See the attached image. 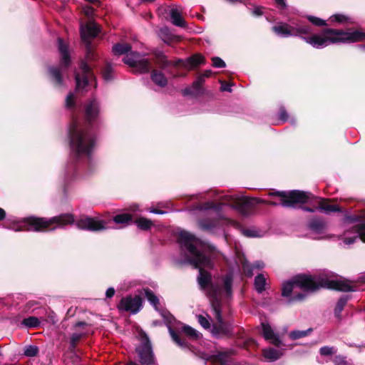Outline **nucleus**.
Instances as JSON below:
<instances>
[{"label":"nucleus","instance_id":"a878e982","mask_svg":"<svg viewBox=\"0 0 365 365\" xmlns=\"http://www.w3.org/2000/svg\"><path fill=\"white\" fill-rule=\"evenodd\" d=\"M254 285L258 293H262L265 290L266 279L263 274H259L255 277Z\"/></svg>","mask_w":365,"mask_h":365},{"label":"nucleus","instance_id":"f257e3e1","mask_svg":"<svg viewBox=\"0 0 365 365\" xmlns=\"http://www.w3.org/2000/svg\"><path fill=\"white\" fill-rule=\"evenodd\" d=\"M212 197L215 200L221 202L208 201L202 203L199 210L205 212V217L199 221V226L201 230L209 232L212 234L216 233L217 230H222L225 225H231L235 227H240L237 222L226 217L222 212L225 205L237 210L242 215L247 214V210L255 203L265 202V201L257 199H249L244 196L237 195H225L217 190L212 192ZM269 195H277L281 197L280 202L274 201L266 202L267 205H279L285 207H296L298 204L308 203L311 207L303 206V210L309 212L319 211L329 214L330 212H341L339 207L335 205L327 203L325 200L313 195L311 192L300 190H292L289 192L282 191L270 192Z\"/></svg>","mask_w":365,"mask_h":365},{"label":"nucleus","instance_id":"c756f323","mask_svg":"<svg viewBox=\"0 0 365 365\" xmlns=\"http://www.w3.org/2000/svg\"><path fill=\"white\" fill-rule=\"evenodd\" d=\"M65 106L67 109L71 110H76L78 108V104L75 94L70 93L66 98Z\"/></svg>","mask_w":365,"mask_h":365},{"label":"nucleus","instance_id":"49530a36","mask_svg":"<svg viewBox=\"0 0 365 365\" xmlns=\"http://www.w3.org/2000/svg\"><path fill=\"white\" fill-rule=\"evenodd\" d=\"M83 13L88 18L93 16L94 14V9L88 5L83 7Z\"/></svg>","mask_w":365,"mask_h":365},{"label":"nucleus","instance_id":"9b49d317","mask_svg":"<svg viewBox=\"0 0 365 365\" xmlns=\"http://www.w3.org/2000/svg\"><path fill=\"white\" fill-rule=\"evenodd\" d=\"M81 73H75L76 90L77 92L88 91L89 88L96 87V78L91 70V67L86 62L82 61L80 66Z\"/></svg>","mask_w":365,"mask_h":365},{"label":"nucleus","instance_id":"39448f33","mask_svg":"<svg viewBox=\"0 0 365 365\" xmlns=\"http://www.w3.org/2000/svg\"><path fill=\"white\" fill-rule=\"evenodd\" d=\"M297 283L303 287L306 292H313L320 288L334 289L341 292L354 291L352 285L342 278H338L329 271H322L313 275H298Z\"/></svg>","mask_w":365,"mask_h":365},{"label":"nucleus","instance_id":"aec40b11","mask_svg":"<svg viewBox=\"0 0 365 365\" xmlns=\"http://www.w3.org/2000/svg\"><path fill=\"white\" fill-rule=\"evenodd\" d=\"M283 349L273 347L265 348L262 350V355L266 361L273 362L280 359L284 354Z\"/></svg>","mask_w":365,"mask_h":365},{"label":"nucleus","instance_id":"8fccbe9b","mask_svg":"<svg viewBox=\"0 0 365 365\" xmlns=\"http://www.w3.org/2000/svg\"><path fill=\"white\" fill-rule=\"evenodd\" d=\"M159 63L161 68H165L170 63L168 61L164 55L159 56Z\"/></svg>","mask_w":365,"mask_h":365},{"label":"nucleus","instance_id":"603ef678","mask_svg":"<svg viewBox=\"0 0 365 365\" xmlns=\"http://www.w3.org/2000/svg\"><path fill=\"white\" fill-rule=\"evenodd\" d=\"M182 93L183 96H189V95L196 96L193 89L192 88V86L184 88L182 91Z\"/></svg>","mask_w":365,"mask_h":365},{"label":"nucleus","instance_id":"680f3d73","mask_svg":"<svg viewBox=\"0 0 365 365\" xmlns=\"http://www.w3.org/2000/svg\"><path fill=\"white\" fill-rule=\"evenodd\" d=\"M275 1L280 5L285 4V0H275Z\"/></svg>","mask_w":365,"mask_h":365},{"label":"nucleus","instance_id":"ddd939ff","mask_svg":"<svg viewBox=\"0 0 365 365\" xmlns=\"http://www.w3.org/2000/svg\"><path fill=\"white\" fill-rule=\"evenodd\" d=\"M80 32L81 39L86 44L88 51L87 58L89 60L91 56H93L89 39L95 38L98 34L100 28L94 21H90L86 24H81Z\"/></svg>","mask_w":365,"mask_h":365},{"label":"nucleus","instance_id":"6ab92c4d","mask_svg":"<svg viewBox=\"0 0 365 365\" xmlns=\"http://www.w3.org/2000/svg\"><path fill=\"white\" fill-rule=\"evenodd\" d=\"M182 8L180 6H173L170 10L171 23L176 26L185 28L187 24L182 17Z\"/></svg>","mask_w":365,"mask_h":365},{"label":"nucleus","instance_id":"f03ea898","mask_svg":"<svg viewBox=\"0 0 365 365\" xmlns=\"http://www.w3.org/2000/svg\"><path fill=\"white\" fill-rule=\"evenodd\" d=\"M178 242L181 252L185 255V262L199 269L197 282L202 289L210 284L209 294L211 307L217 324H214L212 332L215 336L226 335L231 332L232 325L229 322L228 307L222 303V299L232 297L233 276L226 274L219 278L216 282L211 283L210 274L203 268H212L213 266L210 252L212 247L206 242L196 237L189 232L181 230L178 233Z\"/></svg>","mask_w":365,"mask_h":365},{"label":"nucleus","instance_id":"c85d7f7f","mask_svg":"<svg viewBox=\"0 0 365 365\" xmlns=\"http://www.w3.org/2000/svg\"><path fill=\"white\" fill-rule=\"evenodd\" d=\"M180 329L183 333H185L191 339H199L201 336V334L199 331L188 325H182Z\"/></svg>","mask_w":365,"mask_h":365},{"label":"nucleus","instance_id":"423d86ee","mask_svg":"<svg viewBox=\"0 0 365 365\" xmlns=\"http://www.w3.org/2000/svg\"><path fill=\"white\" fill-rule=\"evenodd\" d=\"M364 39L365 33L361 31L324 29L321 31L320 36L309 38V41L313 48L322 49L333 43L358 42Z\"/></svg>","mask_w":365,"mask_h":365},{"label":"nucleus","instance_id":"864d4df0","mask_svg":"<svg viewBox=\"0 0 365 365\" xmlns=\"http://www.w3.org/2000/svg\"><path fill=\"white\" fill-rule=\"evenodd\" d=\"M263 14L262 12V8L260 6H255L252 10V14L256 16H262Z\"/></svg>","mask_w":365,"mask_h":365},{"label":"nucleus","instance_id":"473e14b6","mask_svg":"<svg viewBox=\"0 0 365 365\" xmlns=\"http://www.w3.org/2000/svg\"><path fill=\"white\" fill-rule=\"evenodd\" d=\"M168 330L169 333L170 334V336L172 337L173 340L180 347L182 348H186L187 346V342L185 339H182L178 334H177L172 327L169 325L168 326Z\"/></svg>","mask_w":365,"mask_h":365},{"label":"nucleus","instance_id":"72a5a7b5","mask_svg":"<svg viewBox=\"0 0 365 365\" xmlns=\"http://www.w3.org/2000/svg\"><path fill=\"white\" fill-rule=\"evenodd\" d=\"M312 331V329H308L303 331L294 330L289 332V336L292 340H296L307 336Z\"/></svg>","mask_w":365,"mask_h":365},{"label":"nucleus","instance_id":"9d476101","mask_svg":"<svg viewBox=\"0 0 365 365\" xmlns=\"http://www.w3.org/2000/svg\"><path fill=\"white\" fill-rule=\"evenodd\" d=\"M58 48L61 56V66H51L48 68V72L51 81L56 86L61 87L63 85L62 73L64 68H66L70 64V56L68 50V46L62 38H58Z\"/></svg>","mask_w":365,"mask_h":365},{"label":"nucleus","instance_id":"c03bdc74","mask_svg":"<svg viewBox=\"0 0 365 365\" xmlns=\"http://www.w3.org/2000/svg\"><path fill=\"white\" fill-rule=\"evenodd\" d=\"M45 321H46L47 322H49L52 324H55L57 323L58 319H57L56 314L53 312L50 311L49 312H48L47 319H45Z\"/></svg>","mask_w":365,"mask_h":365},{"label":"nucleus","instance_id":"2f4dec72","mask_svg":"<svg viewBox=\"0 0 365 365\" xmlns=\"http://www.w3.org/2000/svg\"><path fill=\"white\" fill-rule=\"evenodd\" d=\"M21 324L27 328H36L40 327L41 321L36 317H29L24 319Z\"/></svg>","mask_w":365,"mask_h":365},{"label":"nucleus","instance_id":"de8ad7c7","mask_svg":"<svg viewBox=\"0 0 365 365\" xmlns=\"http://www.w3.org/2000/svg\"><path fill=\"white\" fill-rule=\"evenodd\" d=\"M279 118L282 122H286L288 120V113L284 108H281L279 112Z\"/></svg>","mask_w":365,"mask_h":365},{"label":"nucleus","instance_id":"37998d69","mask_svg":"<svg viewBox=\"0 0 365 365\" xmlns=\"http://www.w3.org/2000/svg\"><path fill=\"white\" fill-rule=\"evenodd\" d=\"M334 365H349V362L346 361V357L338 355L334 359Z\"/></svg>","mask_w":365,"mask_h":365},{"label":"nucleus","instance_id":"052dcab7","mask_svg":"<svg viewBox=\"0 0 365 365\" xmlns=\"http://www.w3.org/2000/svg\"><path fill=\"white\" fill-rule=\"evenodd\" d=\"M226 1H227L228 3L231 4H235L237 3H241L242 1L241 0H225Z\"/></svg>","mask_w":365,"mask_h":365},{"label":"nucleus","instance_id":"bf43d9fd","mask_svg":"<svg viewBox=\"0 0 365 365\" xmlns=\"http://www.w3.org/2000/svg\"><path fill=\"white\" fill-rule=\"evenodd\" d=\"M6 212L3 208L0 207V221L6 218Z\"/></svg>","mask_w":365,"mask_h":365},{"label":"nucleus","instance_id":"5fc2aeb1","mask_svg":"<svg viewBox=\"0 0 365 365\" xmlns=\"http://www.w3.org/2000/svg\"><path fill=\"white\" fill-rule=\"evenodd\" d=\"M306 294H297L296 295H294L290 301L293 302V301H302L303 299H304L306 298Z\"/></svg>","mask_w":365,"mask_h":365},{"label":"nucleus","instance_id":"bb28decb","mask_svg":"<svg viewBox=\"0 0 365 365\" xmlns=\"http://www.w3.org/2000/svg\"><path fill=\"white\" fill-rule=\"evenodd\" d=\"M134 223L138 227V228L141 230H148L153 225V223L151 220L145 217H139L136 219L134 221Z\"/></svg>","mask_w":365,"mask_h":365},{"label":"nucleus","instance_id":"0eeeda50","mask_svg":"<svg viewBox=\"0 0 365 365\" xmlns=\"http://www.w3.org/2000/svg\"><path fill=\"white\" fill-rule=\"evenodd\" d=\"M272 31L279 36L287 38L298 36L311 46L309 38L320 36L319 34H314L311 25L304 21H292L291 24L284 22L277 23L272 27Z\"/></svg>","mask_w":365,"mask_h":365},{"label":"nucleus","instance_id":"cd10ccee","mask_svg":"<svg viewBox=\"0 0 365 365\" xmlns=\"http://www.w3.org/2000/svg\"><path fill=\"white\" fill-rule=\"evenodd\" d=\"M347 300L348 299L346 297H341L336 304L334 309V316L339 320L341 319V314L347 303Z\"/></svg>","mask_w":365,"mask_h":365},{"label":"nucleus","instance_id":"e433bc0d","mask_svg":"<svg viewBox=\"0 0 365 365\" xmlns=\"http://www.w3.org/2000/svg\"><path fill=\"white\" fill-rule=\"evenodd\" d=\"M196 317L197 322L204 329H210L211 328L210 317L207 314H198Z\"/></svg>","mask_w":365,"mask_h":365},{"label":"nucleus","instance_id":"f3484780","mask_svg":"<svg viewBox=\"0 0 365 365\" xmlns=\"http://www.w3.org/2000/svg\"><path fill=\"white\" fill-rule=\"evenodd\" d=\"M261 327L262 329V335L267 341H269V343L277 347H279L282 344V341L279 335L274 331L273 329L268 323L262 322Z\"/></svg>","mask_w":365,"mask_h":365},{"label":"nucleus","instance_id":"79ce46f5","mask_svg":"<svg viewBox=\"0 0 365 365\" xmlns=\"http://www.w3.org/2000/svg\"><path fill=\"white\" fill-rule=\"evenodd\" d=\"M212 66L215 68H225L226 66L225 62L220 57L212 58Z\"/></svg>","mask_w":365,"mask_h":365},{"label":"nucleus","instance_id":"4be33fe9","mask_svg":"<svg viewBox=\"0 0 365 365\" xmlns=\"http://www.w3.org/2000/svg\"><path fill=\"white\" fill-rule=\"evenodd\" d=\"M150 78L155 85L161 88L165 87L168 84V79L161 71L153 70Z\"/></svg>","mask_w":365,"mask_h":365},{"label":"nucleus","instance_id":"7c9ffc66","mask_svg":"<svg viewBox=\"0 0 365 365\" xmlns=\"http://www.w3.org/2000/svg\"><path fill=\"white\" fill-rule=\"evenodd\" d=\"M158 36L166 43H169L173 38V35L166 26L160 29Z\"/></svg>","mask_w":365,"mask_h":365},{"label":"nucleus","instance_id":"ea45409f","mask_svg":"<svg viewBox=\"0 0 365 365\" xmlns=\"http://www.w3.org/2000/svg\"><path fill=\"white\" fill-rule=\"evenodd\" d=\"M307 18L309 21L314 26H323L327 25L326 21L319 17L309 15L307 16Z\"/></svg>","mask_w":365,"mask_h":365},{"label":"nucleus","instance_id":"09e8293b","mask_svg":"<svg viewBox=\"0 0 365 365\" xmlns=\"http://www.w3.org/2000/svg\"><path fill=\"white\" fill-rule=\"evenodd\" d=\"M82 336V334H78V333H74L71 335V345L72 347H75L76 346V344L80 340V339L81 338Z\"/></svg>","mask_w":365,"mask_h":365},{"label":"nucleus","instance_id":"7ed1b4c3","mask_svg":"<svg viewBox=\"0 0 365 365\" xmlns=\"http://www.w3.org/2000/svg\"><path fill=\"white\" fill-rule=\"evenodd\" d=\"M100 102L96 98L89 100L84 106L86 123L73 119L68 131L71 154L62 171L63 189L68 185L91 175L96 170V163L92 156L96 139L91 123L99 116Z\"/></svg>","mask_w":365,"mask_h":365},{"label":"nucleus","instance_id":"6e6d98bb","mask_svg":"<svg viewBox=\"0 0 365 365\" xmlns=\"http://www.w3.org/2000/svg\"><path fill=\"white\" fill-rule=\"evenodd\" d=\"M115 292V291L113 287H109L106 292V298L110 299L114 296Z\"/></svg>","mask_w":365,"mask_h":365},{"label":"nucleus","instance_id":"3c124183","mask_svg":"<svg viewBox=\"0 0 365 365\" xmlns=\"http://www.w3.org/2000/svg\"><path fill=\"white\" fill-rule=\"evenodd\" d=\"M221 83L220 89L222 91H227L231 92L232 91V85L230 83H225V81H220Z\"/></svg>","mask_w":365,"mask_h":365},{"label":"nucleus","instance_id":"393cba45","mask_svg":"<svg viewBox=\"0 0 365 365\" xmlns=\"http://www.w3.org/2000/svg\"><path fill=\"white\" fill-rule=\"evenodd\" d=\"M133 217L130 214L128 213H121L116 215L113 217V222L116 224L122 225L123 226H126L129 225L132 222Z\"/></svg>","mask_w":365,"mask_h":365},{"label":"nucleus","instance_id":"f8f14e48","mask_svg":"<svg viewBox=\"0 0 365 365\" xmlns=\"http://www.w3.org/2000/svg\"><path fill=\"white\" fill-rule=\"evenodd\" d=\"M139 339L141 343L136 348V352L139 356L140 364L143 365L154 364L155 360L151 343L148 335L143 331L139 332Z\"/></svg>","mask_w":365,"mask_h":365},{"label":"nucleus","instance_id":"6e6552de","mask_svg":"<svg viewBox=\"0 0 365 365\" xmlns=\"http://www.w3.org/2000/svg\"><path fill=\"white\" fill-rule=\"evenodd\" d=\"M344 230L343 242L350 245L360 238L365 242V219L363 215H345L343 218Z\"/></svg>","mask_w":365,"mask_h":365},{"label":"nucleus","instance_id":"c9c22d12","mask_svg":"<svg viewBox=\"0 0 365 365\" xmlns=\"http://www.w3.org/2000/svg\"><path fill=\"white\" fill-rule=\"evenodd\" d=\"M203 83V76H198L197 78L192 83L191 86L196 96L200 94L202 92V86Z\"/></svg>","mask_w":365,"mask_h":365},{"label":"nucleus","instance_id":"a19ab883","mask_svg":"<svg viewBox=\"0 0 365 365\" xmlns=\"http://www.w3.org/2000/svg\"><path fill=\"white\" fill-rule=\"evenodd\" d=\"M112 67L110 64H107L103 71V76L105 81H108L112 79Z\"/></svg>","mask_w":365,"mask_h":365},{"label":"nucleus","instance_id":"0e129e2a","mask_svg":"<svg viewBox=\"0 0 365 365\" xmlns=\"http://www.w3.org/2000/svg\"><path fill=\"white\" fill-rule=\"evenodd\" d=\"M142 1H144V2H153L155 0H141Z\"/></svg>","mask_w":365,"mask_h":365},{"label":"nucleus","instance_id":"b1692460","mask_svg":"<svg viewBox=\"0 0 365 365\" xmlns=\"http://www.w3.org/2000/svg\"><path fill=\"white\" fill-rule=\"evenodd\" d=\"M264 267V263L262 261H256L254 264H251L247 262H245L242 264L243 271L249 277L252 276L253 270L255 269H261Z\"/></svg>","mask_w":365,"mask_h":365},{"label":"nucleus","instance_id":"412c9836","mask_svg":"<svg viewBox=\"0 0 365 365\" xmlns=\"http://www.w3.org/2000/svg\"><path fill=\"white\" fill-rule=\"evenodd\" d=\"M298 275L294 277L292 280L284 282L282 288V294L283 297H289L295 288H299L303 290V287L297 283Z\"/></svg>","mask_w":365,"mask_h":365},{"label":"nucleus","instance_id":"1a4fd4ad","mask_svg":"<svg viewBox=\"0 0 365 365\" xmlns=\"http://www.w3.org/2000/svg\"><path fill=\"white\" fill-rule=\"evenodd\" d=\"M131 46L128 43H115L112 48V51L115 55L120 56L126 54L123 58V62L136 69L140 73L148 72L151 66L150 62L143 56L138 52H130Z\"/></svg>","mask_w":365,"mask_h":365},{"label":"nucleus","instance_id":"5701e85b","mask_svg":"<svg viewBox=\"0 0 365 365\" xmlns=\"http://www.w3.org/2000/svg\"><path fill=\"white\" fill-rule=\"evenodd\" d=\"M309 228L312 232L317 235H321L324 232L326 228L325 222L319 219H313L309 223Z\"/></svg>","mask_w":365,"mask_h":365},{"label":"nucleus","instance_id":"a211bd4d","mask_svg":"<svg viewBox=\"0 0 365 365\" xmlns=\"http://www.w3.org/2000/svg\"><path fill=\"white\" fill-rule=\"evenodd\" d=\"M204 63V58L200 54H195L190 58H187L185 61L182 59H178L175 62V66L182 65L183 67L191 69L194 67L197 66L198 65Z\"/></svg>","mask_w":365,"mask_h":365},{"label":"nucleus","instance_id":"dca6fc26","mask_svg":"<svg viewBox=\"0 0 365 365\" xmlns=\"http://www.w3.org/2000/svg\"><path fill=\"white\" fill-rule=\"evenodd\" d=\"M143 293L148 299V301L150 302V304L155 308V310L160 312V314L162 317L168 322H171V319L173 318L172 316H170L169 314L166 312L165 310H160L159 309V299L158 297L154 294V292L150 290L148 288L143 289Z\"/></svg>","mask_w":365,"mask_h":365},{"label":"nucleus","instance_id":"4468645a","mask_svg":"<svg viewBox=\"0 0 365 365\" xmlns=\"http://www.w3.org/2000/svg\"><path fill=\"white\" fill-rule=\"evenodd\" d=\"M76 227L81 230L91 232H99L106 230L108 227L107 222L98 217H83L76 221Z\"/></svg>","mask_w":365,"mask_h":365},{"label":"nucleus","instance_id":"20e7f679","mask_svg":"<svg viewBox=\"0 0 365 365\" xmlns=\"http://www.w3.org/2000/svg\"><path fill=\"white\" fill-rule=\"evenodd\" d=\"M73 222V216L69 214L61 215L49 219L30 217L18 220L15 217H9L6 220L7 225L4 227L14 232L24 230L43 232L53 230Z\"/></svg>","mask_w":365,"mask_h":365},{"label":"nucleus","instance_id":"e2e57ef3","mask_svg":"<svg viewBox=\"0 0 365 365\" xmlns=\"http://www.w3.org/2000/svg\"><path fill=\"white\" fill-rule=\"evenodd\" d=\"M84 324H85L84 322H78V323L76 324V326L81 327V326H83Z\"/></svg>","mask_w":365,"mask_h":365},{"label":"nucleus","instance_id":"4d7b16f0","mask_svg":"<svg viewBox=\"0 0 365 365\" xmlns=\"http://www.w3.org/2000/svg\"><path fill=\"white\" fill-rule=\"evenodd\" d=\"M150 212L153 213V214H157V215H163V214L166 213L165 211H163V210L155 209V208L150 209Z\"/></svg>","mask_w":365,"mask_h":365},{"label":"nucleus","instance_id":"f704fd0d","mask_svg":"<svg viewBox=\"0 0 365 365\" xmlns=\"http://www.w3.org/2000/svg\"><path fill=\"white\" fill-rule=\"evenodd\" d=\"M240 232L244 236L247 237H259L262 236L259 231L255 228H241Z\"/></svg>","mask_w":365,"mask_h":365},{"label":"nucleus","instance_id":"a18cd8bd","mask_svg":"<svg viewBox=\"0 0 365 365\" xmlns=\"http://www.w3.org/2000/svg\"><path fill=\"white\" fill-rule=\"evenodd\" d=\"M346 19V16L342 14H334L330 17V20L332 22L342 23Z\"/></svg>","mask_w":365,"mask_h":365},{"label":"nucleus","instance_id":"4c0bfd02","mask_svg":"<svg viewBox=\"0 0 365 365\" xmlns=\"http://www.w3.org/2000/svg\"><path fill=\"white\" fill-rule=\"evenodd\" d=\"M38 353V348L35 345H28L24 349V354L28 357H34Z\"/></svg>","mask_w":365,"mask_h":365},{"label":"nucleus","instance_id":"13d9d810","mask_svg":"<svg viewBox=\"0 0 365 365\" xmlns=\"http://www.w3.org/2000/svg\"><path fill=\"white\" fill-rule=\"evenodd\" d=\"M212 71L211 70H206L205 72L200 75V76H203V80L205 81V78H208L212 75Z\"/></svg>","mask_w":365,"mask_h":365},{"label":"nucleus","instance_id":"69168bd1","mask_svg":"<svg viewBox=\"0 0 365 365\" xmlns=\"http://www.w3.org/2000/svg\"><path fill=\"white\" fill-rule=\"evenodd\" d=\"M127 365H138V364L135 362L131 361V362L128 363Z\"/></svg>","mask_w":365,"mask_h":365},{"label":"nucleus","instance_id":"58836bf2","mask_svg":"<svg viewBox=\"0 0 365 365\" xmlns=\"http://www.w3.org/2000/svg\"><path fill=\"white\" fill-rule=\"evenodd\" d=\"M337 351V349L334 346H324L320 348L319 349V354L322 356H331L334 354H336Z\"/></svg>","mask_w":365,"mask_h":365},{"label":"nucleus","instance_id":"2eb2a0df","mask_svg":"<svg viewBox=\"0 0 365 365\" xmlns=\"http://www.w3.org/2000/svg\"><path fill=\"white\" fill-rule=\"evenodd\" d=\"M142 299L139 296H128L123 298L118 307L119 309L130 312L132 314L138 313L142 307Z\"/></svg>","mask_w":365,"mask_h":365}]
</instances>
